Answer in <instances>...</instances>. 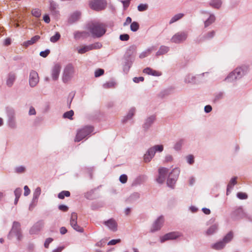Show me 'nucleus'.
<instances>
[{
    "label": "nucleus",
    "mask_w": 252,
    "mask_h": 252,
    "mask_svg": "<svg viewBox=\"0 0 252 252\" xmlns=\"http://www.w3.org/2000/svg\"><path fill=\"white\" fill-rule=\"evenodd\" d=\"M250 71V66L243 64L237 66L235 69L228 74L225 78L228 82H234L246 75Z\"/></svg>",
    "instance_id": "f257e3e1"
},
{
    "label": "nucleus",
    "mask_w": 252,
    "mask_h": 252,
    "mask_svg": "<svg viewBox=\"0 0 252 252\" xmlns=\"http://www.w3.org/2000/svg\"><path fill=\"white\" fill-rule=\"evenodd\" d=\"M137 47L135 45L130 46L123 57V66L125 72L127 73L135 60Z\"/></svg>",
    "instance_id": "f03ea898"
},
{
    "label": "nucleus",
    "mask_w": 252,
    "mask_h": 252,
    "mask_svg": "<svg viewBox=\"0 0 252 252\" xmlns=\"http://www.w3.org/2000/svg\"><path fill=\"white\" fill-rule=\"evenodd\" d=\"M88 29L94 38L101 37L106 31L105 25L98 22L92 23L89 24Z\"/></svg>",
    "instance_id": "7ed1b4c3"
},
{
    "label": "nucleus",
    "mask_w": 252,
    "mask_h": 252,
    "mask_svg": "<svg viewBox=\"0 0 252 252\" xmlns=\"http://www.w3.org/2000/svg\"><path fill=\"white\" fill-rule=\"evenodd\" d=\"M14 237L18 241H21L23 238L21 224L17 221L13 222L12 227L7 235V238L9 240H12Z\"/></svg>",
    "instance_id": "20e7f679"
},
{
    "label": "nucleus",
    "mask_w": 252,
    "mask_h": 252,
    "mask_svg": "<svg viewBox=\"0 0 252 252\" xmlns=\"http://www.w3.org/2000/svg\"><path fill=\"white\" fill-rule=\"evenodd\" d=\"M75 72L74 66L71 63L67 64L64 68L62 79L63 83L67 84L73 79Z\"/></svg>",
    "instance_id": "39448f33"
},
{
    "label": "nucleus",
    "mask_w": 252,
    "mask_h": 252,
    "mask_svg": "<svg viewBox=\"0 0 252 252\" xmlns=\"http://www.w3.org/2000/svg\"><path fill=\"white\" fill-rule=\"evenodd\" d=\"M163 151V146L162 145H156L149 148L144 156V162H150L157 152L161 153Z\"/></svg>",
    "instance_id": "423d86ee"
},
{
    "label": "nucleus",
    "mask_w": 252,
    "mask_h": 252,
    "mask_svg": "<svg viewBox=\"0 0 252 252\" xmlns=\"http://www.w3.org/2000/svg\"><path fill=\"white\" fill-rule=\"evenodd\" d=\"M5 112L7 117V124L8 126L12 129L16 128L17 125L15 110L11 107L7 106L5 108Z\"/></svg>",
    "instance_id": "0eeeda50"
},
{
    "label": "nucleus",
    "mask_w": 252,
    "mask_h": 252,
    "mask_svg": "<svg viewBox=\"0 0 252 252\" xmlns=\"http://www.w3.org/2000/svg\"><path fill=\"white\" fill-rule=\"evenodd\" d=\"M206 73L207 72H204L196 75H193L189 73L185 76L184 81L186 84H191L192 85L199 84L203 82L202 78L204 74Z\"/></svg>",
    "instance_id": "6e6552de"
},
{
    "label": "nucleus",
    "mask_w": 252,
    "mask_h": 252,
    "mask_svg": "<svg viewBox=\"0 0 252 252\" xmlns=\"http://www.w3.org/2000/svg\"><path fill=\"white\" fill-rule=\"evenodd\" d=\"M188 36L187 31H181L175 33L171 38V42L175 44H180L186 40Z\"/></svg>",
    "instance_id": "1a4fd4ad"
},
{
    "label": "nucleus",
    "mask_w": 252,
    "mask_h": 252,
    "mask_svg": "<svg viewBox=\"0 0 252 252\" xmlns=\"http://www.w3.org/2000/svg\"><path fill=\"white\" fill-rule=\"evenodd\" d=\"M93 131V127L91 126H86L78 131L76 137L75 141L79 142L86 136L90 134Z\"/></svg>",
    "instance_id": "9d476101"
},
{
    "label": "nucleus",
    "mask_w": 252,
    "mask_h": 252,
    "mask_svg": "<svg viewBox=\"0 0 252 252\" xmlns=\"http://www.w3.org/2000/svg\"><path fill=\"white\" fill-rule=\"evenodd\" d=\"M77 215L76 213L73 212L71 215L70 223L72 227L76 231L82 232L83 228L77 224Z\"/></svg>",
    "instance_id": "9b49d317"
},
{
    "label": "nucleus",
    "mask_w": 252,
    "mask_h": 252,
    "mask_svg": "<svg viewBox=\"0 0 252 252\" xmlns=\"http://www.w3.org/2000/svg\"><path fill=\"white\" fill-rule=\"evenodd\" d=\"M90 5L92 9L99 11L105 8L106 2L104 0H94L91 2Z\"/></svg>",
    "instance_id": "f8f14e48"
},
{
    "label": "nucleus",
    "mask_w": 252,
    "mask_h": 252,
    "mask_svg": "<svg viewBox=\"0 0 252 252\" xmlns=\"http://www.w3.org/2000/svg\"><path fill=\"white\" fill-rule=\"evenodd\" d=\"M168 169L165 167H160L158 169V175L156 181L159 184H162L165 181Z\"/></svg>",
    "instance_id": "ddd939ff"
},
{
    "label": "nucleus",
    "mask_w": 252,
    "mask_h": 252,
    "mask_svg": "<svg viewBox=\"0 0 252 252\" xmlns=\"http://www.w3.org/2000/svg\"><path fill=\"white\" fill-rule=\"evenodd\" d=\"M39 82L38 74L36 71L32 70L31 71L29 75V85L33 88L36 86Z\"/></svg>",
    "instance_id": "4468645a"
},
{
    "label": "nucleus",
    "mask_w": 252,
    "mask_h": 252,
    "mask_svg": "<svg viewBox=\"0 0 252 252\" xmlns=\"http://www.w3.org/2000/svg\"><path fill=\"white\" fill-rule=\"evenodd\" d=\"M182 236V234L178 231L171 232L164 235L160 239L161 242H164L169 240H174Z\"/></svg>",
    "instance_id": "2eb2a0df"
},
{
    "label": "nucleus",
    "mask_w": 252,
    "mask_h": 252,
    "mask_svg": "<svg viewBox=\"0 0 252 252\" xmlns=\"http://www.w3.org/2000/svg\"><path fill=\"white\" fill-rule=\"evenodd\" d=\"M156 119V116L155 115H151L145 119L142 125V127L145 130H147L154 123Z\"/></svg>",
    "instance_id": "dca6fc26"
},
{
    "label": "nucleus",
    "mask_w": 252,
    "mask_h": 252,
    "mask_svg": "<svg viewBox=\"0 0 252 252\" xmlns=\"http://www.w3.org/2000/svg\"><path fill=\"white\" fill-rule=\"evenodd\" d=\"M44 226V222L41 220L35 223L30 229L31 235L37 234L42 229Z\"/></svg>",
    "instance_id": "f3484780"
},
{
    "label": "nucleus",
    "mask_w": 252,
    "mask_h": 252,
    "mask_svg": "<svg viewBox=\"0 0 252 252\" xmlns=\"http://www.w3.org/2000/svg\"><path fill=\"white\" fill-rule=\"evenodd\" d=\"M163 222V217L162 216H159L154 222L151 228V231L154 232L160 229L162 226Z\"/></svg>",
    "instance_id": "a211bd4d"
},
{
    "label": "nucleus",
    "mask_w": 252,
    "mask_h": 252,
    "mask_svg": "<svg viewBox=\"0 0 252 252\" xmlns=\"http://www.w3.org/2000/svg\"><path fill=\"white\" fill-rule=\"evenodd\" d=\"M243 214L242 208L241 207H238L231 212L230 217L233 220H236L242 218Z\"/></svg>",
    "instance_id": "6ab92c4d"
},
{
    "label": "nucleus",
    "mask_w": 252,
    "mask_h": 252,
    "mask_svg": "<svg viewBox=\"0 0 252 252\" xmlns=\"http://www.w3.org/2000/svg\"><path fill=\"white\" fill-rule=\"evenodd\" d=\"M201 13L202 14H208L209 15V17L207 20L204 21V27L207 28L213 23L216 20V17L214 14L210 13L209 12L206 11H201Z\"/></svg>",
    "instance_id": "aec40b11"
},
{
    "label": "nucleus",
    "mask_w": 252,
    "mask_h": 252,
    "mask_svg": "<svg viewBox=\"0 0 252 252\" xmlns=\"http://www.w3.org/2000/svg\"><path fill=\"white\" fill-rule=\"evenodd\" d=\"M61 66L59 64H56L52 69L51 76L52 79L54 81L57 80L59 76L61 71Z\"/></svg>",
    "instance_id": "412c9836"
},
{
    "label": "nucleus",
    "mask_w": 252,
    "mask_h": 252,
    "mask_svg": "<svg viewBox=\"0 0 252 252\" xmlns=\"http://www.w3.org/2000/svg\"><path fill=\"white\" fill-rule=\"evenodd\" d=\"M216 35V32L214 30L209 31L203 35H202L198 41V42H201L205 40H209L212 39Z\"/></svg>",
    "instance_id": "4be33fe9"
},
{
    "label": "nucleus",
    "mask_w": 252,
    "mask_h": 252,
    "mask_svg": "<svg viewBox=\"0 0 252 252\" xmlns=\"http://www.w3.org/2000/svg\"><path fill=\"white\" fill-rule=\"evenodd\" d=\"M104 224L113 232H115L117 230V223L113 219H110L107 221H105Z\"/></svg>",
    "instance_id": "5701e85b"
},
{
    "label": "nucleus",
    "mask_w": 252,
    "mask_h": 252,
    "mask_svg": "<svg viewBox=\"0 0 252 252\" xmlns=\"http://www.w3.org/2000/svg\"><path fill=\"white\" fill-rule=\"evenodd\" d=\"M147 180V177L145 175H140L137 176L133 181L132 186H137L145 183Z\"/></svg>",
    "instance_id": "b1692460"
},
{
    "label": "nucleus",
    "mask_w": 252,
    "mask_h": 252,
    "mask_svg": "<svg viewBox=\"0 0 252 252\" xmlns=\"http://www.w3.org/2000/svg\"><path fill=\"white\" fill-rule=\"evenodd\" d=\"M135 111H136V109L135 108H134V107L131 108L129 110L127 115L126 116H125L124 117V118L122 119V123L124 124L126 123L128 120L131 119L132 117L135 114Z\"/></svg>",
    "instance_id": "393cba45"
},
{
    "label": "nucleus",
    "mask_w": 252,
    "mask_h": 252,
    "mask_svg": "<svg viewBox=\"0 0 252 252\" xmlns=\"http://www.w3.org/2000/svg\"><path fill=\"white\" fill-rule=\"evenodd\" d=\"M81 13L78 11H76L70 15L68 19V22L69 24H73L77 21L80 18Z\"/></svg>",
    "instance_id": "a878e982"
},
{
    "label": "nucleus",
    "mask_w": 252,
    "mask_h": 252,
    "mask_svg": "<svg viewBox=\"0 0 252 252\" xmlns=\"http://www.w3.org/2000/svg\"><path fill=\"white\" fill-rule=\"evenodd\" d=\"M143 72L154 76H159L161 75V73L160 72L154 70L150 67L145 68L143 70Z\"/></svg>",
    "instance_id": "bb28decb"
},
{
    "label": "nucleus",
    "mask_w": 252,
    "mask_h": 252,
    "mask_svg": "<svg viewBox=\"0 0 252 252\" xmlns=\"http://www.w3.org/2000/svg\"><path fill=\"white\" fill-rule=\"evenodd\" d=\"M156 49L155 46H151L141 53L139 56L140 59H143L150 55L153 51Z\"/></svg>",
    "instance_id": "cd10ccee"
},
{
    "label": "nucleus",
    "mask_w": 252,
    "mask_h": 252,
    "mask_svg": "<svg viewBox=\"0 0 252 252\" xmlns=\"http://www.w3.org/2000/svg\"><path fill=\"white\" fill-rule=\"evenodd\" d=\"M139 193L135 192L132 193L126 200L127 203H132L137 200L140 198Z\"/></svg>",
    "instance_id": "c85d7f7f"
},
{
    "label": "nucleus",
    "mask_w": 252,
    "mask_h": 252,
    "mask_svg": "<svg viewBox=\"0 0 252 252\" xmlns=\"http://www.w3.org/2000/svg\"><path fill=\"white\" fill-rule=\"evenodd\" d=\"M40 37L39 35H35L33 37H32L30 40L24 42L23 43V45L27 47L29 46L32 45L34 43H35L40 39Z\"/></svg>",
    "instance_id": "c756f323"
},
{
    "label": "nucleus",
    "mask_w": 252,
    "mask_h": 252,
    "mask_svg": "<svg viewBox=\"0 0 252 252\" xmlns=\"http://www.w3.org/2000/svg\"><path fill=\"white\" fill-rule=\"evenodd\" d=\"M169 51V47L166 46H161L158 50L157 52L156 56H159L166 54Z\"/></svg>",
    "instance_id": "7c9ffc66"
},
{
    "label": "nucleus",
    "mask_w": 252,
    "mask_h": 252,
    "mask_svg": "<svg viewBox=\"0 0 252 252\" xmlns=\"http://www.w3.org/2000/svg\"><path fill=\"white\" fill-rule=\"evenodd\" d=\"M185 140L184 139H180L178 140L175 143L173 148L176 151H179L182 149L183 145L184 144Z\"/></svg>",
    "instance_id": "2f4dec72"
},
{
    "label": "nucleus",
    "mask_w": 252,
    "mask_h": 252,
    "mask_svg": "<svg viewBox=\"0 0 252 252\" xmlns=\"http://www.w3.org/2000/svg\"><path fill=\"white\" fill-rule=\"evenodd\" d=\"M58 4L54 1H50V10L51 12L55 15H57L59 14V11L57 10Z\"/></svg>",
    "instance_id": "473e14b6"
},
{
    "label": "nucleus",
    "mask_w": 252,
    "mask_h": 252,
    "mask_svg": "<svg viewBox=\"0 0 252 252\" xmlns=\"http://www.w3.org/2000/svg\"><path fill=\"white\" fill-rule=\"evenodd\" d=\"M15 80V75L13 73H9L8 75L7 78L6 80V85L10 87H11Z\"/></svg>",
    "instance_id": "72a5a7b5"
},
{
    "label": "nucleus",
    "mask_w": 252,
    "mask_h": 252,
    "mask_svg": "<svg viewBox=\"0 0 252 252\" xmlns=\"http://www.w3.org/2000/svg\"><path fill=\"white\" fill-rule=\"evenodd\" d=\"M222 4L221 0H211L209 2V5L216 9H219Z\"/></svg>",
    "instance_id": "f704fd0d"
},
{
    "label": "nucleus",
    "mask_w": 252,
    "mask_h": 252,
    "mask_svg": "<svg viewBox=\"0 0 252 252\" xmlns=\"http://www.w3.org/2000/svg\"><path fill=\"white\" fill-rule=\"evenodd\" d=\"M237 177H234L232 178L229 181L227 186V194H228V191L232 189L233 187L237 184Z\"/></svg>",
    "instance_id": "c9c22d12"
},
{
    "label": "nucleus",
    "mask_w": 252,
    "mask_h": 252,
    "mask_svg": "<svg viewBox=\"0 0 252 252\" xmlns=\"http://www.w3.org/2000/svg\"><path fill=\"white\" fill-rule=\"evenodd\" d=\"M224 96V93L223 92H220L218 93H216L214 94V97L213 99V102L214 103H217L220 101V100L223 98Z\"/></svg>",
    "instance_id": "e433bc0d"
},
{
    "label": "nucleus",
    "mask_w": 252,
    "mask_h": 252,
    "mask_svg": "<svg viewBox=\"0 0 252 252\" xmlns=\"http://www.w3.org/2000/svg\"><path fill=\"white\" fill-rule=\"evenodd\" d=\"M180 169L179 168H175L169 173L168 176L171 177V178H172L177 180L178 178L179 175L180 174Z\"/></svg>",
    "instance_id": "4c0bfd02"
},
{
    "label": "nucleus",
    "mask_w": 252,
    "mask_h": 252,
    "mask_svg": "<svg viewBox=\"0 0 252 252\" xmlns=\"http://www.w3.org/2000/svg\"><path fill=\"white\" fill-rule=\"evenodd\" d=\"M218 227V225L216 224L211 225L206 231V234L208 235H213L217 232Z\"/></svg>",
    "instance_id": "58836bf2"
},
{
    "label": "nucleus",
    "mask_w": 252,
    "mask_h": 252,
    "mask_svg": "<svg viewBox=\"0 0 252 252\" xmlns=\"http://www.w3.org/2000/svg\"><path fill=\"white\" fill-rule=\"evenodd\" d=\"M87 32H80L76 31L74 32V38L76 40L79 39L81 37H85L86 36Z\"/></svg>",
    "instance_id": "ea45409f"
},
{
    "label": "nucleus",
    "mask_w": 252,
    "mask_h": 252,
    "mask_svg": "<svg viewBox=\"0 0 252 252\" xmlns=\"http://www.w3.org/2000/svg\"><path fill=\"white\" fill-rule=\"evenodd\" d=\"M41 194V189L40 187H37L33 193L32 202H36L39 195Z\"/></svg>",
    "instance_id": "a19ab883"
},
{
    "label": "nucleus",
    "mask_w": 252,
    "mask_h": 252,
    "mask_svg": "<svg viewBox=\"0 0 252 252\" xmlns=\"http://www.w3.org/2000/svg\"><path fill=\"white\" fill-rule=\"evenodd\" d=\"M225 243L222 240H221L214 244L212 248L217 250H221L225 247Z\"/></svg>",
    "instance_id": "79ce46f5"
},
{
    "label": "nucleus",
    "mask_w": 252,
    "mask_h": 252,
    "mask_svg": "<svg viewBox=\"0 0 252 252\" xmlns=\"http://www.w3.org/2000/svg\"><path fill=\"white\" fill-rule=\"evenodd\" d=\"M233 238V233L232 231H229L222 239V241L225 244L230 242Z\"/></svg>",
    "instance_id": "37998d69"
},
{
    "label": "nucleus",
    "mask_w": 252,
    "mask_h": 252,
    "mask_svg": "<svg viewBox=\"0 0 252 252\" xmlns=\"http://www.w3.org/2000/svg\"><path fill=\"white\" fill-rule=\"evenodd\" d=\"M177 180L175 179L174 178H171V177L168 176L167 179V185L168 187L171 189H174L175 185L176 183Z\"/></svg>",
    "instance_id": "c03bdc74"
},
{
    "label": "nucleus",
    "mask_w": 252,
    "mask_h": 252,
    "mask_svg": "<svg viewBox=\"0 0 252 252\" xmlns=\"http://www.w3.org/2000/svg\"><path fill=\"white\" fill-rule=\"evenodd\" d=\"M184 16V14L183 13H178L175 15L170 20L169 24H172L173 23L176 22L183 17Z\"/></svg>",
    "instance_id": "a18cd8bd"
},
{
    "label": "nucleus",
    "mask_w": 252,
    "mask_h": 252,
    "mask_svg": "<svg viewBox=\"0 0 252 252\" xmlns=\"http://www.w3.org/2000/svg\"><path fill=\"white\" fill-rule=\"evenodd\" d=\"M26 171V167L23 165L18 166L14 168V172L17 174L25 173Z\"/></svg>",
    "instance_id": "49530a36"
},
{
    "label": "nucleus",
    "mask_w": 252,
    "mask_h": 252,
    "mask_svg": "<svg viewBox=\"0 0 252 252\" xmlns=\"http://www.w3.org/2000/svg\"><path fill=\"white\" fill-rule=\"evenodd\" d=\"M70 193L69 191L63 190V191L60 192L58 194V197L59 198H60L61 199H64L65 196L69 197V196H70Z\"/></svg>",
    "instance_id": "de8ad7c7"
},
{
    "label": "nucleus",
    "mask_w": 252,
    "mask_h": 252,
    "mask_svg": "<svg viewBox=\"0 0 252 252\" xmlns=\"http://www.w3.org/2000/svg\"><path fill=\"white\" fill-rule=\"evenodd\" d=\"M130 30L133 32H135L139 29V25L137 22H133L130 25Z\"/></svg>",
    "instance_id": "09e8293b"
},
{
    "label": "nucleus",
    "mask_w": 252,
    "mask_h": 252,
    "mask_svg": "<svg viewBox=\"0 0 252 252\" xmlns=\"http://www.w3.org/2000/svg\"><path fill=\"white\" fill-rule=\"evenodd\" d=\"M61 37V34L59 32H56L55 34L50 37V40L52 43H56Z\"/></svg>",
    "instance_id": "8fccbe9b"
},
{
    "label": "nucleus",
    "mask_w": 252,
    "mask_h": 252,
    "mask_svg": "<svg viewBox=\"0 0 252 252\" xmlns=\"http://www.w3.org/2000/svg\"><path fill=\"white\" fill-rule=\"evenodd\" d=\"M74 114V112L73 110H71L70 111H67L65 112L63 115V117L64 118H67L69 120H72V117Z\"/></svg>",
    "instance_id": "3c124183"
},
{
    "label": "nucleus",
    "mask_w": 252,
    "mask_h": 252,
    "mask_svg": "<svg viewBox=\"0 0 252 252\" xmlns=\"http://www.w3.org/2000/svg\"><path fill=\"white\" fill-rule=\"evenodd\" d=\"M90 50H94V49H100L102 47V44L101 43L97 42L94 43L89 45Z\"/></svg>",
    "instance_id": "603ef678"
},
{
    "label": "nucleus",
    "mask_w": 252,
    "mask_h": 252,
    "mask_svg": "<svg viewBox=\"0 0 252 252\" xmlns=\"http://www.w3.org/2000/svg\"><path fill=\"white\" fill-rule=\"evenodd\" d=\"M89 51H90V48L89 45L84 46L78 49V52L79 54H84Z\"/></svg>",
    "instance_id": "864d4df0"
},
{
    "label": "nucleus",
    "mask_w": 252,
    "mask_h": 252,
    "mask_svg": "<svg viewBox=\"0 0 252 252\" xmlns=\"http://www.w3.org/2000/svg\"><path fill=\"white\" fill-rule=\"evenodd\" d=\"M148 8V5L146 3H140L137 6V9L139 11L142 12L147 10Z\"/></svg>",
    "instance_id": "5fc2aeb1"
},
{
    "label": "nucleus",
    "mask_w": 252,
    "mask_h": 252,
    "mask_svg": "<svg viewBox=\"0 0 252 252\" xmlns=\"http://www.w3.org/2000/svg\"><path fill=\"white\" fill-rule=\"evenodd\" d=\"M237 197L242 200L247 199L248 197V194L245 192H239L237 193Z\"/></svg>",
    "instance_id": "6e6d98bb"
},
{
    "label": "nucleus",
    "mask_w": 252,
    "mask_h": 252,
    "mask_svg": "<svg viewBox=\"0 0 252 252\" xmlns=\"http://www.w3.org/2000/svg\"><path fill=\"white\" fill-rule=\"evenodd\" d=\"M115 83L113 81L108 82L103 84V87L104 89H109L113 88L115 86Z\"/></svg>",
    "instance_id": "4d7b16f0"
},
{
    "label": "nucleus",
    "mask_w": 252,
    "mask_h": 252,
    "mask_svg": "<svg viewBox=\"0 0 252 252\" xmlns=\"http://www.w3.org/2000/svg\"><path fill=\"white\" fill-rule=\"evenodd\" d=\"M187 162L190 165H192L194 162V156L192 155H189L186 157Z\"/></svg>",
    "instance_id": "13d9d810"
},
{
    "label": "nucleus",
    "mask_w": 252,
    "mask_h": 252,
    "mask_svg": "<svg viewBox=\"0 0 252 252\" xmlns=\"http://www.w3.org/2000/svg\"><path fill=\"white\" fill-rule=\"evenodd\" d=\"M32 15L37 18H38L41 15V11L37 8L34 9L32 11Z\"/></svg>",
    "instance_id": "bf43d9fd"
},
{
    "label": "nucleus",
    "mask_w": 252,
    "mask_h": 252,
    "mask_svg": "<svg viewBox=\"0 0 252 252\" xmlns=\"http://www.w3.org/2000/svg\"><path fill=\"white\" fill-rule=\"evenodd\" d=\"M119 180L122 184H125L127 181V176L126 174H122L120 176Z\"/></svg>",
    "instance_id": "052dcab7"
},
{
    "label": "nucleus",
    "mask_w": 252,
    "mask_h": 252,
    "mask_svg": "<svg viewBox=\"0 0 252 252\" xmlns=\"http://www.w3.org/2000/svg\"><path fill=\"white\" fill-rule=\"evenodd\" d=\"M104 71L103 69H97L94 72V76L95 77H98L104 74Z\"/></svg>",
    "instance_id": "680f3d73"
},
{
    "label": "nucleus",
    "mask_w": 252,
    "mask_h": 252,
    "mask_svg": "<svg viewBox=\"0 0 252 252\" xmlns=\"http://www.w3.org/2000/svg\"><path fill=\"white\" fill-rule=\"evenodd\" d=\"M129 39L128 34L125 33L120 35V39L122 41H127Z\"/></svg>",
    "instance_id": "e2e57ef3"
},
{
    "label": "nucleus",
    "mask_w": 252,
    "mask_h": 252,
    "mask_svg": "<svg viewBox=\"0 0 252 252\" xmlns=\"http://www.w3.org/2000/svg\"><path fill=\"white\" fill-rule=\"evenodd\" d=\"M50 52V51L49 49H46L45 51L40 52L39 55L40 56H41L43 58H46L49 54Z\"/></svg>",
    "instance_id": "0e129e2a"
},
{
    "label": "nucleus",
    "mask_w": 252,
    "mask_h": 252,
    "mask_svg": "<svg viewBox=\"0 0 252 252\" xmlns=\"http://www.w3.org/2000/svg\"><path fill=\"white\" fill-rule=\"evenodd\" d=\"M58 208L60 210L63 212H67L68 210V206L63 204L59 205Z\"/></svg>",
    "instance_id": "69168bd1"
},
{
    "label": "nucleus",
    "mask_w": 252,
    "mask_h": 252,
    "mask_svg": "<svg viewBox=\"0 0 252 252\" xmlns=\"http://www.w3.org/2000/svg\"><path fill=\"white\" fill-rule=\"evenodd\" d=\"M120 2L123 4L124 7L126 8L129 6L130 0H121Z\"/></svg>",
    "instance_id": "338daca9"
},
{
    "label": "nucleus",
    "mask_w": 252,
    "mask_h": 252,
    "mask_svg": "<svg viewBox=\"0 0 252 252\" xmlns=\"http://www.w3.org/2000/svg\"><path fill=\"white\" fill-rule=\"evenodd\" d=\"M22 190L21 189L18 188L15 189L14 191V194L15 197H20L21 193H22Z\"/></svg>",
    "instance_id": "774afa93"
}]
</instances>
